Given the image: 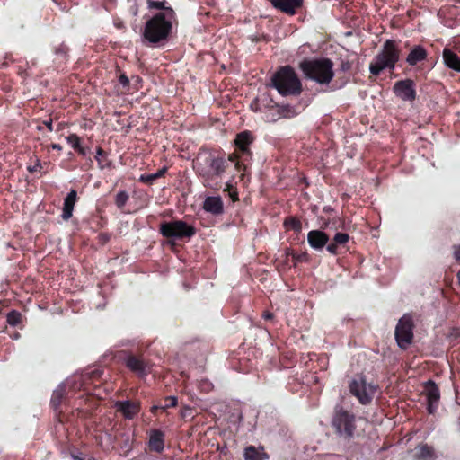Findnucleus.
<instances>
[{"instance_id": "f257e3e1", "label": "nucleus", "mask_w": 460, "mask_h": 460, "mask_svg": "<svg viewBox=\"0 0 460 460\" xmlns=\"http://www.w3.org/2000/svg\"><path fill=\"white\" fill-rule=\"evenodd\" d=\"M235 160V155L234 154L230 155L226 160L224 156L204 153L198 155L194 161L193 167L205 187L219 190L222 188V184L218 179L226 171L228 162L235 163L236 170H241V164Z\"/></svg>"}, {"instance_id": "0eeeda50", "label": "nucleus", "mask_w": 460, "mask_h": 460, "mask_svg": "<svg viewBox=\"0 0 460 460\" xmlns=\"http://www.w3.org/2000/svg\"><path fill=\"white\" fill-rule=\"evenodd\" d=\"M332 426L340 436L351 438L356 429L355 416L341 408H337L332 419Z\"/></svg>"}, {"instance_id": "a18cd8bd", "label": "nucleus", "mask_w": 460, "mask_h": 460, "mask_svg": "<svg viewBox=\"0 0 460 460\" xmlns=\"http://www.w3.org/2000/svg\"><path fill=\"white\" fill-rule=\"evenodd\" d=\"M158 408H161V406H154V407L152 408V411H155V410H156V409H158Z\"/></svg>"}, {"instance_id": "20e7f679", "label": "nucleus", "mask_w": 460, "mask_h": 460, "mask_svg": "<svg viewBox=\"0 0 460 460\" xmlns=\"http://www.w3.org/2000/svg\"><path fill=\"white\" fill-rule=\"evenodd\" d=\"M400 58V50L394 40H387L381 51L374 58L369 65L371 74L377 75L383 70H393Z\"/></svg>"}, {"instance_id": "f3484780", "label": "nucleus", "mask_w": 460, "mask_h": 460, "mask_svg": "<svg viewBox=\"0 0 460 460\" xmlns=\"http://www.w3.org/2000/svg\"><path fill=\"white\" fill-rule=\"evenodd\" d=\"M116 406L120 411L125 418L133 419L135 415L139 411V403L133 402L130 401L118 402Z\"/></svg>"}, {"instance_id": "c85d7f7f", "label": "nucleus", "mask_w": 460, "mask_h": 460, "mask_svg": "<svg viewBox=\"0 0 460 460\" xmlns=\"http://www.w3.org/2000/svg\"><path fill=\"white\" fill-rule=\"evenodd\" d=\"M164 1L147 0L149 9H158L162 10V12L168 8L164 6Z\"/></svg>"}, {"instance_id": "c9c22d12", "label": "nucleus", "mask_w": 460, "mask_h": 460, "mask_svg": "<svg viewBox=\"0 0 460 460\" xmlns=\"http://www.w3.org/2000/svg\"><path fill=\"white\" fill-rule=\"evenodd\" d=\"M40 168H41V164L38 162L35 165H33L31 167H29L28 170L30 172H36V171H38Z\"/></svg>"}, {"instance_id": "39448f33", "label": "nucleus", "mask_w": 460, "mask_h": 460, "mask_svg": "<svg viewBox=\"0 0 460 460\" xmlns=\"http://www.w3.org/2000/svg\"><path fill=\"white\" fill-rule=\"evenodd\" d=\"M273 86L281 95H296L301 92V82L289 66L280 68L272 77Z\"/></svg>"}, {"instance_id": "a211bd4d", "label": "nucleus", "mask_w": 460, "mask_h": 460, "mask_svg": "<svg viewBox=\"0 0 460 460\" xmlns=\"http://www.w3.org/2000/svg\"><path fill=\"white\" fill-rule=\"evenodd\" d=\"M443 61L448 68L460 72V58L448 48L443 50Z\"/></svg>"}, {"instance_id": "ddd939ff", "label": "nucleus", "mask_w": 460, "mask_h": 460, "mask_svg": "<svg viewBox=\"0 0 460 460\" xmlns=\"http://www.w3.org/2000/svg\"><path fill=\"white\" fill-rule=\"evenodd\" d=\"M270 2L276 9L291 15L302 4V0H270Z\"/></svg>"}, {"instance_id": "7c9ffc66", "label": "nucleus", "mask_w": 460, "mask_h": 460, "mask_svg": "<svg viewBox=\"0 0 460 460\" xmlns=\"http://www.w3.org/2000/svg\"><path fill=\"white\" fill-rule=\"evenodd\" d=\"M66 141L75 150L77 148H79V146H81L80 138L75 134H72V135H69L68 137H66Z\"/></svg>"}, {"instance_id": "4c0bfd02", "label": "nucleus", "mask_w": 460, "mask_h": 460, "mask_svg": "<svg viewBox=\"0 0 460 460\" xmlns=\"http://www.w3.org/2000/svg\"><path fill=\"white\" fill-rule=\"evenodd\" d=\"M191 411V408H190V407L185 408L184 411H181V416L184 418L187 417L188 411Z\"/></svg>"}, {"instance_id": "a878e982", "label": "nucleus", "mask_w": 460, "mask_h": 460, "mask_svg": "<svg viewBox=\"0 0 460 460\" xmlns=\"http://www.w3.org/2000/svg\"><path fill=\"white\" fill-rule=\"evenodd\" d=\"M284 226L288 230H294L296 233L302 230V224L300 220L296 217L287 218L284 222Z\"/></svg>"}, {"instance_id": "2f4dec72", "label": "nucleus", "mask_w": 460, "mask_h": 460, "mask_svg": "<svg viewBox=\"0 0 460 460\" xmlns=\"http://www.w3.org/2000/svg\"><path fill=\"white\" fill-rule=\"evenodd\" d=\"M165 404L161 406V409L163 410L168 409L170 407H175L178 402L176 396H169L165 399Z\"/></svg>"}, {"instance_id": "de8ad7c7", "label": "nucleus", "mask_w": 460, "mask_h": 460, "mask_svg": "<svg viewBox=\"0 0 460 460\" xmlns=\"http://www.w3.org/2000/svg\"><path fill=\"white\" fill-rule=\"evenodd\" d=\"M456 3H459L460 4V0H455Z\"/></svg>"}, {"instance_id": "aec40b11", "label": "nucleus", "mask_w": 460, "mask_h": 460, "mask_svg": "<svg viewBox=\"0 0 460 460\" xmlns=\"http://www.w3.org/2000/svg\"><path fill=\"white\" fill-rule=\"evenodd\" d=\"M243 456L245 460H265L268 458L262 448L257 449L253 446L245 448Z\"/></svg>"}, {"instance_id": "49530a36", "label": "nucleus", "mask_w": 460, "mask_h": 460, "mask_svg": "<svg viewBox=\"0 0 460 460\" xmlns=\"http://www.w3.org/2000/svg\"><path fill=\"white\" fill-rule=\"evenodd\" d=\"M457 279H458V281L460 283V271L457 273Z\"/></svg>"}, {"instance_id": "bb28decb", "label": "nucleus", "mask_w": 460, "mask_h": 460, "mask_svg": "<svg viewBox=\"0 0 460 460\" xmlns=\"http://www.w3.org/2000/svg\"><path fill=\"white\" fill-rule=\"evenodd\" d=\"M22 314L18 311L13 310L7 314V323L11 326H16L21 323Z\"/></svg>"}, {"instance_id": "f8f14e48", "label": "nucleus", "mask_w": 460, "mask_h": 460, "mask_svg": "<svg viewBox=\"0 0 460 460\" xmlns=\"http://www.w3.org/2000/svg\"><path fill=\"white\" fill-rule=\"evenodd\" d=\"M309 245L314 250H322L328 243L329 236L321 230H312L307 234Z\"/></svg>"}, {"instance_id": "412c9836", "label": "nucleus", "mask_w": 460, "mask_h": 460, "mask_svg": "<svg viewBox=\"0 0 460 460\" xmlns=\"http://www.w3.org/2000/svg\"><path fill=\"white\" fill-rule=\"evenodd\" d=\"M252 142V135L247 132H242L236 136L234 143L236 146L243 152L245 153L248 150V146Z\"/></svg>"}, {"instance_id": "5701e85b", "label": "nucleus", "mask_w": 460, "mask_h": 460, "mask_svg": "<svg viewBox=\"0 0 460 460\" xmlns=\"http://www.w3.org/2000/svg\"><path fill=\"white\" fill-rule=\"evenodd\" d=\"M66 392V386L64 384H60L56 390H54L52 397H51V404L52 406L57 409L62 401V398L64 397Z\"/></svg>"}, {"instance_id": "58836bf2", "label": "nucleus", "mask_w": 460, "mask_h": 460, "mask_svg": "<svg viewBox=\"0 0 460 460\" xmlns=\"http://www.w3.org/2000/svg\"><path fill=\"white\" fill-rule=\"evenodd\" d=\"M50 146H51L52 149H56V150H61L62 149L61 146L58 145V144H51Z\"/></svg>"}, {"instance_id": "6e6552de", "label": "nucleus", "mask_w": 460, "mask_h": 460, "mask_svg": "<svg viewBox=\"0 0 460 460\" xmlns=\"http://www.w3.org/2000/svg\"><path fill=\"white\" fill-rule=\"evenodd\" d=\"M349 390L362 404H367L374 398L376 385L367 383L365 377L358 376L350 382Z\"/></svg>"}, {"instance_id": "f704fd0d", "label": "nucleus", "mask_w": 460, "mask_h": 460, "mask_svg": "<svg viewBox=\"0 0 460 460\" xmlns=\"http://www.w3.org/2000/svg\"><path fill=\"white\" fill-rule=\"evenodd\" d=\"M454 257L457 261H460V246L455 248Z\"/></svg>"}, {"instance_id": "f03ea898", "label": "nucleus", "mask_w": 460, "mask_h": 460, "mask_svg": "<svg viewBox=\"0 0 460 460\" xmlns=\"http://www.w3.org/2000/svg\"><path fill=\"white\" fill-rule=\"evenodd\" d=\"M175 13L167 8L149 19L145 25L143 38L150 44L159 43L166 40L172 31Z\"/></svg>"}, {"instance_id": "dca6fc26", "label": "nucleus", "mask_w": 460, "mask_h": 460, "mask_svg": "<svg viewBox=\"0 0 460 460\" xmlns=\"http://www.w3.org/2000/svg\"><path fill=\"white\" fill-rule=\"evenodd\" d=\"M126 365L130 370L136 372L139 376H146L150 369L148 364H146L141 358H136L134 356H129L127 358Z\"/></svg>"}, {"instance_id": "72a5a7b5", "label": "nucleus", "mask_w": 460, "mask_h": 460, "mask_svg": "<svg viewBox=\"0 0 460 460\" xmlns=\"http://www.w3.org/2000/svg\"><path fill=\"white\" fill-rule=\"evenodd\" d=\"M119 82L123 86H128V84H129V80H128V78L125 75H119Z\"/></svg>"}, {"instance_id": "1a4fd4ad", "label": "nucleus", "mask_w": 460, "mask_h": 460, "mask_svg": "<svg viewBox=\"0 0 460 460\" xmlns=\"http://www.w3.org/2000/svg\"><path fill=\"white\" fill-rule=\"evenodd\" d=\"M413 337L412 333V320L409 315H403L398 322L395 328V339L397 344L402 349H407L411 343Z\"/></svg>"}, {"instance_id": "2eb2a0df", "label": "nucleus", "mask_w": 460, "mask_h": 460, "mask_svg": "<svg viewBox=\"0 0 460 460\" xmlns=\"http://www.w3.org/2000/svg\"><path fill=\"white\" fill-rule=\"evenodd\" d=\"M77 201V192L71 190L64 199L61 217L67 221L73 215L74 207Z\"/></svg>"}, {"instance_id": "7ed1b4c3", "label": "nucleus", "mask_w": 460, "mask_h": 460, "mask_svg": "<svg viewBox=\"0 0 460 460\" xmlns=\"http://www.w3.org/2000/svg\"><path fill=\"white\" fill-rule=\"evenodd\" d=\"M300 67L306 77L320 84H328L334 76L333 64L327 58L305 60Z\"/></svg>"}, {"instance_id": "423d86ee", "label": "nucleus", "mask_w": 460, "mask_h": 460, "mask_svg": "<svg viewBox=\"0 0 460 460\" xmlns=\"http://www.w3.org/2000/svg\"><path fill=\"white\" fill-rule=\"evenodd\" d=\"M161 234L167 238H190L196 233L195 228L182 220L165 222L160 226Z\"/></svg>"}, {"instance_id": "b1692460", "label": "nucleus", "mask_w": 460, "mask_h": 460, "mask_svg": "<svg viewBox=\"0 0 460 460\" xmlns=\"http://www.w3.org/2000/svg\"><path fill=\"white\" fill-rule=\"evenodd\" d=\"M432 456V449L427 445H421L416 448L415 457L418 460H430Z\"/></svg>"}, {"instance_id": "4468645a", "label": "nucleus", "mask_w": 460, "mask_h": 460, "mask_svg": "<svg viewBox=\"0 0 460 460\" xmlns=\"http://www.w3.org/2000/svg\"><path fill=\"white\" fill-rule=\"evenodd\" d=\"M203 209L213 215H220L224 210V204L219 196L207 197L203 202Z\"/></svg>"}, {"instance_id": "e433bc0d", "label": "nucleus", "mask_w": 460, "mask_h": 460, "mask_svg": "<svg viewBox=\"0 0 460 460\" xmlns=\"http://www.w3.org/2000/svg\"><path fill=\"white\" fill-rule=\"evenodd\" d=\"M44 124L46 125V127L48 128V129H49V131H52V130H53V128H52V120H51V119H49V120L44 121Z\"/></svg>"}, {"instance_id": "473e14b6", "label": "nucleus", "mask_w": 460, "mask_h": 460, "mask_svg": "<svg viewBox=\"0 0 460 460\" xmlns=\"http://www.w3.org/2000/svg\"><path fill=\"white\" fill-rule=\"evenodd\" d=\"M337 247H338V244H336L335 243H332L326 246V250L332 254H336Z\"/></svg>"}, {"instance_id": "6ab92c4d", "label": "nucleus", "mask_w": 460, "mask_h": 460, "mask_svg": "<svg viewBox=\"0 0 460 460\" xmlns=\"http://www.w3.org/2000/svg\"><path fill=\"white\" fill-rule=\"evenodd\" d=\"M427 58V51L422 46H415L409 53L406 62L410 66H415Z\"/></svg>"}, {"instance_id": "a19ab883", "label": "nucleus", "mask_w": 460, "mask_h": 460, "mask_svg": "<svg viewBox=\"0 0 460 460\" xmlns=\"http://www.w3.org/2000/svg\"><path fill=\"white\" fill-rule=\"evenodd\" d=\"M263 317H264L265 319H271V318H272V314H271L270 313H265V314H263Z\"/></svg>"}, {"instance_id": "4be33fe9", "label": "nucleus", "mask_w": 460, "mask_h": 460, "mask_svg": "<svg viewBox=\"0 0 460 460\" xmlns=\"http://www.w3.org/2000/svg\"><path fill=\"white\" fill-rule=\"evenodd\" d=\"M149 447L156 452L164 449L163 434L160 431L155 430L151 433Z\"/></svg>"}, {"instance_id": "37998d69", "label": "nucleus", "mask_w": 460, "mask_h": 460, "mask_svg": "<svg viewBox=\"0 0 460 460\" xmlns=\"http://www.w3.org/2000/svg\"><path fill=\"white\" fill-rule=\"evenodd\" d=\"M102 154H103L102 149L99 148V149L97 150V155H102Z\"/></svg>"}, {"instance_id": "c756f323", "label": "nucleus", "mask_w": 460, "mask_h": 460, "mask_svg": "<svg viewBox=\"0 0 460 460\" xmlns=\"http://www.w3.org/2000/svg\"><path fill=\"white\" fill-rule=\"evenodd\" d=\"M334 243L338 245H344L349 241V234L345 233H337L334 235Z\"/></svg>"}, {"instance_id": "c03bdc74", "label": "nucleus", "mask_w": 460, "mask_h": 460, "mask_svg": "<svg viewBox=\"0 0 460 460\" xmlns=\"http://www.w3.org/2000/svg\"><path fill=\"white\" fill-rule=\"evenodd\" d=\"M342 68H343V70L348 69V68H349V66H348V65H343V66H342Z\"/></svg>"}, {"instance_id": "ea45409f", "label": "nucleus", "mask_w": 460, "mask_h": 460, "mask_svg": "<svg viewBox=\"0 0 460 460\" xmlns=\"http://www.w3.org/2000/svg\"><path fill=\"white\" fill-rule=\"evenodd\" d=\"M81 155H85V150L81 147V146H79V148L76 149Z\"/></svg>"}, {"instance_id": "79ce46f5", "label": "nucleus", "mask_w": 460, "mask_h": 460, "mask_svg": "<svg viewBox=\"0 0 460 460\" xmlns=\"http://www.w3.org/2000/svg\"><path fill=\"white\" fill-rule=\"evenodd\" d=\"M226 189H224L225 190H229V189L232 187V183H231V181H227V182L226 183Z\"/></svg>"}, {"instance_id": "cd10ccee", "label": "nucleus", "mask_w": 460, "mask_h": 460, "mask_svg": "<svg viewBox=\"0 0 460 460\" xmlns=\"http://www.w3.org/2000/svg\"><path fill=\"white\" fill-rule=\"evenodd\" d=\"M128 200V194L125 190H120L115 197V204L119 208H122Z\"/></svg>"}, {"instance_id": "9d476101", "label": "nucleus", "mask_w": 460, "mask_h": 460, "mask_svg": "<svg viewBox=\"0 0 460 460\" xmlns=\"http://www.w3.org/2000/svg\"><path fill=\"white\" fill-rule=\"evenodd\" d=\"M394 92L395 95L403 101H413L416 98V91L412 80H401L394 84Z\"/></svg>"}, {"instance_id": "393cba45", "label": "nucleus", "mask_w": 460, "mask_h": 460, "mask_svg": "<svg viewBox=\"0 0 460 460\" xmlns=\"http://www.w3.org/2000/svg\"><path fill=\"white\" fill-rule=\"evenodd\" d=\"M166 170V167H163L155 173L142 174L139 181L144 183L152 184L156 179L162 177L165 173Z\"/></svg>"}, {"instance_id": "9b49d317", "label": "nucleus", "mask_w": 460, "mask_h": 460, "mask_svg": "<svg viewBox=\"0 0 460 460\" xmlns=\"http://www.w3.org/2000/svg\"><path fill=\"white\" fill-rule=\"evenodd\" d=\"M424 394L428 402V411L433 414L440 400V392L438 385L431 380H429L424 386Z\"/></svg>"}]
</instances>
